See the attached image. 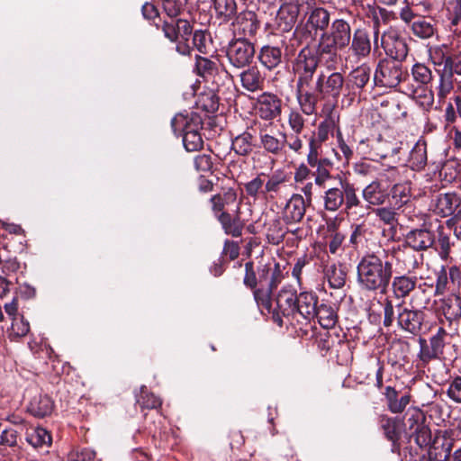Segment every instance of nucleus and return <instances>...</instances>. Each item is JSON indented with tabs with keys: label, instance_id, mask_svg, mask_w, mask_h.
<instances>
[{
	"label": "nucleus",
	"instance_id": "nucleus-1",
	"mask_svg": "<svg viewBox=\"0 0 461 461\" xmlns=\"http://www.w3.org/2000/svg\"><path fill=\"white\" fill-rule=\"evenodd\" d=\"M384 249L367 252L357 265V284L363 291L386 294L393 278V262Z\"/></svg>",
	"mask_w": 461,
	"mask_h": 461
},
{
	"label": "nucleus",
	"instance_id": "nucleus-2",
	"mask_svg": "<svg viewBox=\"0 0 461 461\" xmlns=\"http://www.w3.org/2000/svg\"><path fill=\"white\" fill-rule=\"evenodd\" d=\"M319 65L318 57L308 48H303L298 54L294 70L297 75L295 95L299 103L310 104L315 101L312 94V86Z\"/></svg>",
	"mask_w": 461,
	"mask_h": 461
},
{
	"label": "nucleus",
	"instance_id": "nucleus-3",
	"mask_svg": "<svg viewBox=\"0 0 461 461\" xmlns=\"http://www.w3.org/2000/svg\"><path fill=\"white\" fill-rule=\"evenodd\" d=\"M343 89L346 90V79L340 72L335 71L330 75H326L322 71L318 73L312 86V94L314 95L315 101L309 105L299 103L302 113L305 115L314 114L319 100L329 98L337 100Z\"/></svg>",
	"mask_w": 461,
	"mask_h": 461
},
{
	"label": "nucleus",
	"instance_id": "nucleus-4",
	"mask_svg": "<svg viewBox=\"0 0 461 461\" xmlns=\"http://www.w3.org/2000/svg\"><path fill=\"white\" fill-rule=\"evenodd\" d=\"M424 319L425 314L421 310L409 309L403 303L394 306L389 299H385L384 303V325L385 327L392 326L396 320L402 330L417 335L421 330Z\"/></svg>",
	"mask_w": 461,
	"mask_h": 461
},
{
	"label": "nucleus",
	"instance_id": "nucleus-5",
	"mask_svg": "<svg viewBox=\"0 0 461 461\" xmlns=\"http://www.w3.org/2000/svg\"><path fill=\"white\" fill-rule=\"evenodd\" d=\"M316 0H285L280 5L276 23L282 32H290L295 25L300 14H305L314 7Z\"/></svg>",
	"mask_w": 461,
	"mask_h": 461
},
{
	"label": "nucleus",
	"instance_id": "nucleus-6",
	"mask_svg": "<svg viewBox=\"0 0 461 461\" xmlns=\"http://www.w3.org/2000/svg\"><path fill=\"white\" fill-rule=\"evenodd\" d=\"M408 77V71L402 60L384 59L379 61L375 74L374 82L376 86L396 87Z\"/></svg>",
	"mask_w": 461,
	"mask_h": 461
},
{
	"label": "nucleus",
	"instance_id": "nucleus-7",
	"mask_svg": "<svg viewBox=\"0 0 461 461\" xmlns=\"http://www.w3.org/2000/svg\"><path fill=\"white\" fill-rule=\"evenodd\" d=\"M254 55V43L247 38L233 39L228 44L227 58L230 63L237 68L249 66Z\"/></svg>",
	"mask_w": 461,
	"mask_h": 461
},
{
	"label": "nucleus",
	"instance_id": "nucleus-8",
	"mask_svg": "<svg viewBox=\"0 0 461 461\" xmlns=\"http://www.w3.org/2000/svg\"><path fill=\"white\" fill-rule=\"evenodd\" d=\"M384 251L388 252L387 257L390 260L396 261L397 268L407 274L413 273L422 264L423 255L416 252L415 250L401 246H393L388 249H384Z\"/></svg>",
	"mask_w": 461,
	"mask_h": 461
},
{
	"label": "nucleus",
	"instance_id": "nucleus-9",
	"mask_svg": "<svg viewBox=\"0 0 461 461\" xmlns=\"http://www.w3.org/2000/svg\"><path fill=\"white\" fill-rule=\"evenodd\" d=\"M171 125L175 132L182 131L183 143L187 151H196L203 147V140L197 129H194L188 122L186 116L183 114L176 115Z\"/></svg>",
	"mask_w": 461,
	"mask_h": 461
},
{
	"label": "nucleus",
	"instance_id": "nucleus-10",
	"mask_svg": "<svg viewBox=\"0 0 461 461\" xmlns=\"http://www.w3.org/2000/svg\"><path fill=\"white\" fill-rule=\"evenodd\" d=\"M283 279V274L280 269L279 264H274L273 272L269 276L268 281L266 285H262V287L254 290V299L258 305L263 310H266L267 313L272 311V301L271 294L274 289L281 283Z\"/></svg>",
	"mask_w": 461,
	"mask_h": 461
},
{
	"label": "nucleus",
	"instance_id": "nucleus-11",
	"mask_svg": "<svg viewBox=\"0 0 461 461\" xmlns=\"http://www.w3.org/2000/svg\"><path fill=\"white\" fill-rule=\"evenodd\" d=\"M381 46L390 59L403 60L408 55V46L400 33L390 28L382 34Z\"/></svg>",
	"mask_w": 461,
	"mask_h": 461
},
{
	"label": "nucleus",
	"instance_id": "nucleus-12",
	"mask_svg": "<svg viewBox=\"0 0 461 461\" xmlns=\"http://www.w3.org/2000/svg\"><path fill=\"white\" fill-rule=\"evenodd\" d=\"M256 113L265 121H273L282 113V100L275 94L265 92L255 104Z\"/></svg>",
	"mask_w": 461,
	"mask_h": 461
},
{
	"label": "nucleus",
	"instance_id": "nucleus-13",
	"mask_svg": "<svg viewBox=\"0 0 461 461\" xmlns=\"http://www.w3.org/2000/svg\"><path fill=\"white\" fill-rule=\"evenodd\" d=\"M297 295L294 291L289 288H282L278 293L276 304V307L273 308L270 313H273V318L278 325H282L283 321L281 315L289 317L295 315Z\"/></svg>",
	"mask_w": 461,
	"mask_h": 461
},
{
	"label": "nucleus",
	"instance_id": "nucleus-14",
	"mask_svg": "<svg viewBox=\"0 0 461 461\" xmlns=\"http://www.w3.org/2000/svg\"><path fill=\"white\" fill-rule=\"evenodd\" d=\"M460 207L461 196L456 193L439 194L430 203L433 212L440 217H454Z\"/></svg>",
	"mask_w": 461,
	"mask_h": 461
},
{
	"label": "nucleus",
	"instance_id": "nucleus-15",
	"mask_svg": "<svg viewBox=\"0 0 461 461\" xmlns=\"http://www.w3.org/2000/svg\"><path fill=\"white\" fill-rule=\"evenodd\" d=\"M371 68L366 64H362L353 69L346 79V92L348 95L360 94L363 88L369 82Z\"/></svg>",
	"mask_w": 461,
	"mask_h": 461
},
{
	"label": "nucleus",
	"instance_id": "nucleus-16",
	"mask_svg": "<svg viewBox=\"0 0 461 461\" xmlns=\"http://www.w3.org/2000/svg\"><path fill=\"white\" fill-rule=\"evenodd\" d=\"M347 179L338 176V180L334 186L325 188L322 199L323 206L326 211L336 212L344 204V183Z\"/></svg>",
	"mask_w": 461,
	"mask_h": 461
},
{
	"label": "nucleus",
	"instance_id": "nucleus-17",
	"mask_svg": "<svg viewBox=\"0 0 461 461\" xmlns=\"http://www.w3.org/2000/svg\"><path fill=\"white\" fill-rule=\"evenodd\" d=\"M406 246L418 251L426 250L435 243L434 233L427 229H416L411 230L405 237Z\"/></svg>",
	"mask_w": 461,
	"mask_h": 461
},
{
	"label": "nucleus",
	"instance_id": "nucleus-18",
	"mask_svg": "<svg viewBox=\"0 0 461 461\" xmlns=\"http://www.w3.org/2000/svg\"><path fill=\"white\" fill-rule=\"evenodd\" d=\"M306 211V203L302 194H294L285 204L283 219L285 223H296L303 220Z\"/></svg>",
	"mask_w": 461,
	"mask_h": 461
},
{
	"label": "nucleus",
	"instance_id": "nucleus-19",
	"mask_svg": "<svg viewBox=\"0 0 461 461\" xmlns=\"http://www.w3.org/2000/svg\"><path fill=\"white\" fill-rule=\"evenodd\" d=\"M318 307V297L312 292H302L297 295L295 314H300L304 320L315 318Z\"/></svg>",
	"mask_w": 461,
	"mask_h": 461
},
{
	"label": "nucleus",
	"instance_id": "nucleus-20",
	"mask_svg": "<svg viewBox=\"0 0 461 461\" xmlns=\"http://www.w3.org/2000/svg\"><path fill=\"white\" fill-rule=\"evenodd\" d=\"M326 36L335 42L340 49L348 45L351 38V30L349 24L342 20L337 19L332 22L330 32H323Z\"/></svg>",
	"mask_w": 461,
	"mask_h": 461
},
{
	"label": "nucleus",
	"instance_id": "nucleus-21",
	"mask_svg": "<svg viewBox=\"0 0 461 461\" xmlns=\"http://www.w3.org/2000/svg\"><path fill=\"white\" fill-rule=\"evenodd\" d=\"M330 21V12L321 6H317L311 8L307 13V19L305 26L311 30L315 32H326Z\"/></svg>",
	"mask_w": 461,
	"mask_h": 461
},
{
	"label": "nucleus",
	"instance_id": "nucleus-22",
	"mask_svg": "<svg viewBox=\"0 0 461 461\" xmlns=\"http://www.w3.org/2000/svg\"><path fill=\"white\" fill-rule=\"evenodd\" d=\"M279 136L280 138L267 133L265 130H260L259 139L262 148L273 155H281L286 145V134L279 132Z\"/></svg>",
	"mask_w": 461,
	"mask_h": 461
},
{
	"label": "nucleus",
	"instance_id": "nucleus-23",
	"mask_svg": "<svg viewBox=\"0 0 461 461\" xmlns=\"http://www.w3.org/2000/svg\"><path fill=\"white\" fill-rule=\"evenodd\" d=\"M311 167L314 168L312 175L314 176L315 185L321 188H326L328 182L338 180V176L331 175L332 163L328 158H323L321 161L317 162L315 165H310Z\"/></svg>",
	"mask_w": 461,
	"mask_h": 461
},
{
	"label": "nucleus",
	"instance_id": "nucleus-24",
	"mask_svg": "<svg viewBox=\"0 0 461 461\" xmlns=\"http://www.w3.org/2000/svg\"><path fill=\"white\" fill-rule=\"evenodd\" d=\"M411 30L416 37L428 40L438 33L437 22L431 17L419 16L412 22Z\"/></svg>",
	"mask_w": 461,
	"mask_h": 461
},
{
	"label": "nucleus",
	"instance_id": "nucleus-25",
	"mask_svg": "<svg viewBox=\"0 0 461 461\" xmlns=\"http://www.w3.org/2000/svg\"><path fill=\"white\" fill-rule=\"evenodd\" d=\"M366 14L367 17L373 20L374 41L375 44L377 45L379 37V25L381 23H389L393 18V13L375 5H367L366 8Z\"/></svg>",
	"mask_w": 461,
	"mask_h": 461
},
{
	"label": "nucleus",
	"instance_id": "nucleus-26",
	"mask_svg": "<svg viewBox=\"0 0 461 461\" xmlns=\"http://www.w3.org/2000/svg\"><path fill=\"white\" fill-rule=\"evenodd\" d=\"M242 87L249 92L262 90L265 77L257 67H250L240 74Z\"/></svg>",
	"mask_w": 461,
	"mask_h": 461
},
{
	"label": "nucleus",
	"instance_id": "nucleus-27",
	"mask_svg": "<svg viewBox=\"0 0 461 461\" xmlns=\"http://www.w3.org/2000/svg\"><path fill=\"white\" fill-rule=\"evenodd\" d=\"M452 443L445 437H436L429 447V461H446L450 457Z\"/></svg>",
	"mask_w": 461,
	"mask_h": 461
},
{
	"label": "nucleus",
	"instance_id": "nucleus-28",
	"mask_svg": "<svg viewBox=\"0 0 461 461\" xmlns=\"http://www.w3.org/2000/svg\"><path fill=\"white\" fill-rule=\"evenodd\" d=\"M418 282L416 276H408L402 274L394 276L392 281V288L394 296L397 299L407 297L414 290Z\"/></svg>",
	"mask_w": 461,
	"mask_h": 461
},
{
	"label": "nucleus",
	"instance_id": "nucleus-29",
	"mask_svg": "<svg viewBox=\"0 0 461 461\" xmlns=\"http://www.w3.org/2000/svg\"><path fill=\"white\" fill-rule=\"evenodd\" d=\"M362 196L369 204L380 205L385 202L389 194L379 181H373L363 189Z\"/></svg>",
	"mask_w": 461,
	"mask_h": 461
},
{
	"label": "nucleus",
	"instance_id": "nucleus-30",
	"mask_svg": "<svg viewBox=\"0 0 461 461\" xmlns=\"http://www.w3.org/2000/svg\"><path fill=\"white\" fill-rule=\"evenodd\" d=\"M341 50L329 36L322 33L319 39L316 56L324 60L327 64L335 62L338 59V50Z\"/></svg>",
	"mask_w": 461,
	"mask_h": 461
},
{
	"label": "nucleus",
	"instance_id": "nucleus-31",
	"mask_svg": "<svg viewBox=\"0 0 461 461\" xmlns=\"http://www.w3.org/2000/svg\"><path fill=\"white\" fill-rule=\"evenodd\" d=\"M438 310L449 321L461 318V297L450 294L442 299Z\"/></svg>",
	"mask_w": 461,
	"mask_h": 461
},
{
	"label": "nucleus",
	"instance_id": "nucleus-32",
	"mask_svg": "<svg viewBox=\"0 0 461 461\" xmlns=\"http://www.w3.org/2000/svg\"><path fill=\"white\" fill-rule=\"evenodd\" d=\"M28 411L35 417L42 418L51 413L53 402L48 395H35L28 404Z\"/></svg>",
	"mask_w": 461,
	"mask_h": 461
},
{
	"label": "nucleus",
	"instance_id": "nucleus-33",
	"mask_svg": "<svg viewBox=\"0 0 461 461\" xmlns=\"http://www.w3.org/2000/svg\"><path fill=\"white\" fill-rule=\"evenodd\" d=\"M384 396L387 401L388 409L393 413H402L410 403L411 396L405 393L399 397L398 392L392 386H386Z\"/></svg>",
	"mask_w": 461,
	"mask_h": 461
},
{
	"label": "nucleus",
	"instance_id": "nucleus-34",
	"mask_svg": "<svg viewBox=\"0 0 461 461\" xmlns=\"http://www.w3.org/2000/svg\"><path fill=\"white\" fill-rule=\"evenodd\" d=\"M339 122V115L333 108H329L324 120L319 124L315 140L322 143L329 138L330 132L337 127Z\"/></svg>",
	"mask_w": 461,
	"mask_h": 461
},
{
	"label": "nucleus",
	"instance_id": "nucleus-35",
	"mask_svg": "<svg viewBox=\"0 0 461 461\" xmlns=\"http://www.w3.org/2000/svg\"><path fill=\"white\" fill-rule=\"evenodd\" d=\"M260 63L271 70L276 68L282 61V50L278 47L266 45L259 51Z\"/></svg>",
	"mask_w": 461,
	"mask_h": 461
},
{
	"label": "nucleus",
	"instance_id": "nucleus-36",
	"mask_svg": "<svg viewBox=\"0 0 461 461\" xmlns=\"http://www.w3.org/2000/svg\"><path fill=\"white\" fill-rule=\"evenodd\" d=\"M26 440L33 447H50L52 438L48 430L41 427H29L26 429Z\"/></svg>",
	"mask_w": 461,
	"mask_h": 461
},
{
	"label": "nucleus",
	"instance_id": "nucleus-37",
	"mask_svg": "<svg viewBox=\"0 0 461 461\" xmlns=\"http://www.w3.org/2000/svg\"><path fill=\"white\" fill-rule=\"evenodd\" d=\"M408 162L412 170L420 171L424 168L427 164V148L424 141H418L413 146Z\"/></svg>",
	"mask_w": 461,
	"mask_h": 461
},
{
	"label": "nucleus",
	"instance_id": "nucleus-38",
	"mask_svg": "<svg viewBox=\"0 0 461 461\" xmlns=\"http://www.w3.org/2000/svg\"><path fill=\"white\" fill-rule=\"evenodd\" d=\"M315 318L324 329H331L337 322V313L333 306L330 303H321L317 307Z\"/></svg>",
	"mask_w": 461,
	"mask_h": 461
},
{
	"label": "nucleus",
	"instance_id": "nucleus-39",
	"mask_svg": "<svg viewBox=\"0 0 461 461\" xmlns=\"http://www.w3.org/2000/svg\"><path fill=\"white\" fill-rule=\"evenodd\" d=\"M285 182L286 176L282 171H276L268 176L267 180L264 184V198H274Z\"/></svg>",
	"mask_w": 461,
	"mask_h": 461
},
{
	"label": "nucleus",
	"instance_id": "nucleus-40",
	"mask_svg": "<svg viewBox=\"0 0 461 461\" xmlns=\"http://www.w3.org/2000/svg\"><path fill=\"white\" fill-rule=\"evenodd\" d=\"M224 231L232 237H240L242 234L243 223L240 217L231 218L228 212H221L218 216Z\"/></svg>",
	"mask_w": 461,
	"mask_h": 461
},
{
	"label": "nucleus",
	"instance_id": "nucleus-41",
	"mask_svg": "<svg viewBox=\"0 0 461 461\" xmlns=\"http://www.w3.org/2000/svg\"><path fill=\"white\" fill-rule=\"evenodd\" d=\"M351 49L358 57H366L370 53L371 43L366 32L360 30L355 32Z\"/></svg>",
	"mask_w": 461,
	"mask_h": 461
},
{
	"label": "nucleus",
	"instance_id": "nucleus-42",
	"mask_svg": "<svg viewBox=\"0 0 461 461\" xmlns=\"http://www.w3.org/2000/svg\"><path fill=\"white\" fill-rule=\"evenodd\" d=\"M411 97L424 110H429L434 104V93L428 86L413 89Z\"/></svg>",
	"mask_w": 461,
	"mask_h": 461
},
{
	"label": "nucleus",
	"instance_id": "nucleus-43",
	"mask_svg": "<svg viewBox=\"0 0 461 461\" xmlns=\"http://www.w3.org/2000/svg\"><path fill=\"white\" fill-rule=\"evenodd\" d=\"M325 276L332 288H341L346 282V272L341 265L332 264L325 269Z\"/></svg>",
	"mask_w": 461,
	"mask_h": 461
},
{
	"label": "nucleus",
	"instance_id": "nucleus-44",
	"mask_svg": "<svg viewBox=\"0 0 461 461\" xmlns=\"http://www.w3.org/2000/svg\"><path fill=\"white\" fill-rule=\"evenodd\" d=\"M411 195V187L408 184H395L391 190L392 204L397 208L407 203Z\"/></svg>",
	"mask_w": 461,
	"mask_h": 461
},
{
	"label": "nucleus",
	"instance_id": "nucleus-45",
	"mask_svg": "<svg viewBox=\"0 0 461 461\" xmlns=\"http://www.w3.org/2000/svg\"><path fill=\"white\" fill-rule=\"evenodd\" d=\"M413 80L420 86H428L433 79L432 71L422 63H415L411 68Z\"/></svg>",
	"mask_w": 461,
	"mask_h": 461
},
{
	"label": "nucleus",
	"instance_id": "nucleus-46",
	"mask_svg": "<svg viewBox=\"0 0 461 461\" xmlns=\"http://www.w3.org/2000/svg\"><path fill=\"white\" fill-rule=\"evenodd\" d=\"M252 135L243 132L232 140V149L240 156H247L252 151Z\"/></svg>",
	"mask_w": 461,
	"mask_h": 461
},
{
	"label": "nucleus",
	"instance_id": "nucleus-47",
	"mask_svg": "<svg viewBox=\"0 0 461 461\" xmlns=\"http://www.w3.org/2000/svg\"><path fill=\"white\" fill-rule=\"evenodd\" d=\"M438 86L437 87V95L439 101L444 100L453 90L454 81L451 73H447L444 70L438 71Z\"/></svg>",
	"mask_w": 461,
	"mask_h": 461
},
{
	"label": "nucleus",
	"instance_id": "nucleus-48",
	"mask_svg": "<svg viewBox=\"0 0 461 461\" xmlns=\"http://www.w3.org/2000/svg\"><path fill=\"white\" fill-rule=\"evenodd\" d=\"M213 7L217 16L224 21L230 19L236 14L235 0H213Z\"/></svg>",
	"mask_w": 461,
	"mask_h": 461
},
{
	"label": "nucleus",
	"instance_id": "nucleus-49",
	"mask_svg": "<svg viewBox=\"0 0 461 461\" xmlns=\"http://www.w3.org/2000/svg\"><path fill=\"white\" fill-rule=\"evenodd\" d=\"M239 31L243 34V38L255 35L258 29V23L257 22L253 14H249V17L240 18L238 22Z\"/></svg>",
	"mask_w": 461,
	"mask_h": 461
},
{
	"label": "nucleus",
	"instance_id": "nucleus-50",
	"mask_svg": "<svg viewBox=\"0 0 461 461\" xmlns=\"http://www.w3.org/2000/svg\"><path fill=\"white\" fill-rule=\"evenodd\" d=\"M194 69L199 76L206 77L208 76L213 75L217 69V67L216 63L211 59L196 56Z\"/></svg>",
	"mask_w": 461,
	"mask_h": 461
},
{
	"label": "nucleus",
	"instance_id": "nucleus-51",
	"mask_svg": "<svg viewBox=\"0 0 461 461\" xmlns=\"http://www.w3.org/2000/svg\"><path fill=\"white\" fill-rule=\"evenodd\" d=\"M447 19L452 26L461 24V0H446Z\"/></svg>",
	"mask_w": 461,
	"mask_h": 461
},
{
	"label": "nucleus",
	"instance_id": "nucleus-52",
	"mask_svg": "<svg viewBox=\"0 0 461 461\" xmlns=\"http://www.w3.org/2000/svg\"><path fill=\"white\" fill-rule=\"evenodd\" d=\"M264 184L265 180L261 178V176H258L245 185V191L249 196L254 199L264 198Z\"/></svg>",
	"mask_w": 461,
	"mask_h": 461
},
{
	"label": "nucleus",
	"instance_id": "nucleus-53",
	"mask_svg": "<svg viewBox=\"0 0 461 461\" xmlns=\"http://www.w3.org/2000/svg\"><path fill=\"white\" fill-rule=\"evenodd\" d=\"M430 438V430L423 424H417L414 432L411 436V439H413L420 447L428 446Z\"/></svg>",
	"mask_w": 461,
	"mask_h": 461
},
{
	"label": "nucleus",
	"instance_id": "nucleus-54",
	"mask_svg": "<svg viewBox=\"0 0 461 461\" xmlns=\"http://www.w3.org/2000/svg\"><path fill=\"white\" fill-rule=\"evenodd\" d=\"M344 203L346 205V210L349 211L353 207H357L360 204V200L357 195L356 189L352 184H350L348 180L344 183Z\"/></svg>",
	"mask_w": 461,
	"mask_h": 461
},
{
	"label": "nucleus",
	"instance_id": "nucleus-55",
	"mask_svg": "<svg viewBox=\"0 0 461 461\" xmlns=\"http://www.w3.org/2000/svg\"><path fill=\"white\" fill-rule=\"evenodd\" d=\"M95 457V452L87 447H75L67 456V461H92Z\"/></svg>",
	"mask_w": 461,
	"mask_h": 461
},
{
	"label": "nucleus",
	"instance_id": "nucleus-56",
	"mask_svg": "<svg viewBox=\"0 0 461 461\" xmlns=\"http://www.w3.org/2000/svg\"><path fill=\"white\" fill-rule=\"evenodd\" d=\"M305 120L302 113L296 109H292L288 114V125L292 131L300 134L304 128Z\"/></svg>",
	"mask_w": 461,
	"mask_h": 461
},
{
	"label": "nucleus",
	"instance_id": "nucleus-57",
	"mask_svg": "<svg viewBox=\"0 0 461 461\" xmlns=\"http://www.w3.org/2000/svg\"><path fill=\"white\" fill-rule=\"evenodd\" d=\"M442 70L451 73V76L455 74L461 76V53L448 56Z\"/></svg>",
	"mask_w": 461,
	"mask_h": 461
},
{
	"label": "nucleus",
	"instance_id": "nucleus-58",
	"mask_svg": "<svg viewBox=\"0 0 461 461\" xmlns=\"http://www.w3.org/2000/svg\"><path fill=\"white\" fill-rule=\"evenodd\" d=\"M380 425L389 440L395 441L397 439L396 424L393 419L382 416L380 418Z\"/></svg>",
	"mask_w": 461,
	"mask_h": 461
},
{
	"label": "nucleus",
	"instance_id": "nucleus-59",
	"mask_svg": "<svg viewBox=\"0 0 461 461\" xmlns=\"http://www.w3.org/2000/svg\"><path fill=\"white\" fill-rule=\"evenodd\" d=\"M445 49V45L434 46L429 49V59L435 66H439L443 63L446 66V60L448 56L446 55Z\"/></svg>",
	"mask_w": 461,
	"mask_h": 461
},
{
	"label": "nucleus",
	"instance_id": "nucleus-60",
	"mask_svg": "<svg viewBox=\"0 0 461 461\" xmlns=\"http://www.w3.org/2000/svg\"><path fill=\"white\" fill-rule=\"evenodd\" d=\"M138 402L141 405V407L147 409H155L161 405V401L159 398L155 396L153 393H149L145 391L141 392V395L138 400Z\"/></svg>",
	"mask_w": 461,
	"mask_h": 461
},
{
	"label": "nucleus",
	"instance_id": "nucleus-61",
	"mask_svg": "<svg viewBox=\"0 0 461 461\" xmlns=\"http://www.w3.org/2000/svg\"><path fill=\"white\" fill-rule=\"evenodd\" d=\"M320 142H318L314 137H312L309 140V152L307 154L308 165H315L317 162L321 161L322 158H319V149L321 148Z\"/></svg>",
	"mask_w": 461,
	"mask_h": 461
},
{
	"label": "nucleus",
	"instance_id": "nucleus-62",
	"mask_svg": "<svg viewBox=\"0 0 461 461\" xmlns=\"http://www.w3.org/2000/svg\"><path fill=\"white\" fill-rule=\"evenodd\" d=\"M447 393L455 402H461V376H457L450 382Z\"/></svg>",
	"mask_w": 461,
	"mask_h": 461
},
{
	"label": "nucleus",
	"instance_id": "nucleus-63",
	"mask_svg": "<svg viewBox=\"0 0 461 461\" xmlns=\"http://www.w3.org/2000/svg\"><path fill=\"white\" fill-rule=\"evenodd\" d=\"M439 354L436 352L429 345L427 344L426 340L420 339V350L419 353L420 359L428 363L432 359L438 358Z\"/></svg>",
	"mask_w": 461,
	"mask_h": 461
},
{
	"label": "nucleus",
	"instance_id": "nucleus-64",
	"mask_svg": "<svg viewBox=\"0 0 461 461\" xmlns=\"http://www.w3.org/2000/svg\"><path fill=\"white\" fill-rule=\"evenodd\" d=\"M207 43H208V38L206 36V33L203 31H195L194 32L193 44H194V47L200 53L207 52Z\"/></svg>",
	"mask_w": 461,
	"mask_h": 461
}]
</instances>
